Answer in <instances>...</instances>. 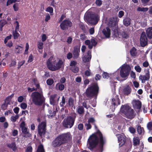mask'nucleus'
Listing matches in <instances>:
<instances>
[{
  "label": "nucleus",
  "mask_w": 152,
  "mask_h": 152,
  "mask_svg": "<svg viewBox=\"0 0 152 152\" xmlns=\"http://www.w3.org/2000/svg\"><path fill=\"white\" fill-rule=\"evenodd\" d=\"M29 48V45L28 43H26V49L25 50V52H24V54H27L28 53V50Z\"/></svg>",
  "instance_id": "49"
},
{
  "label": "nucleus",
  "mask_w": 152,
  "mask_h": 152,
  "mask_svg": "<svg viewBox=\"0 0 152 152\" xmlns=\"http://www.w3.org/2000/svg\"><path fill=\"white\" fill-rule=\"evenodd\" d=\"M32 147L31 146H29L27 148L26 152H32Z\"/></svg>",
  "instance_id": "64"
},
{
  "label": "nucleus",
  "mask_w": 152,
  "mask_h": 152,
  "mask_svg": "<svg viewBox=\"0 0 152 152\" xmlns=\"http://www.w3.org/2000/svg\"><path fill=\"white\" fill-rule=\"evenodd\" d=\"M137 130L138 134L140 135L141 134L142 132L144 133V128L142 127L140 125L138 126Z\"/></svg>",
  "instance_id": "30"
},
{
  "label": "nucleus",
  "mask_w": 152,
  "mask_h": 152,
  "mask_svg": "<svg viewBox=\"0 0 152 152\" xmlns=\"http://www.w3.org/2000/svg\"><path fill=\"white\" fill-rule=\"evenodd\" d=\"M99 16L93 12H88L86 14L84 19L85 21L89 24L95 25L99 20Z\"/></svg>",
  "instance_id": "5"
},
{
  "label": "nucleus",
  "mask_w": 152,
  "mask_h": 152,
  "mask_svg": "<svg viewBox=\"0 0 152 152\" xmlns=\"http://www.w3.org/2000/svg\"><path fill=\"white\" fill-rule=\"evenodd\" d=\"M131 22V19L129 18L126 17L123 20V23L124 25L126 27L129 26Z\"/></svg>",
  "instance_id": "24"
},
{
  "label": "nucleus",
  "mask_w": 152,
  "mask_h": 152,
  "mask_svg": "<svg viewBox=\"0 0 152 152\" xmlns=\"http://www.w3.org/2000/svg\"><path fill=\"white\" fill-rule=\"evenodd\" d=\"M134 106L135 107L138 109H140L141 107L142 103L141 101L140 100H136L134 102Z\"/></svg>",
  "instance_id": "27"
},
{
  "label": "nucleus",
  "mask_w": 152,
  "mask_h": 152,
  "mask_svg": "<svg viewBox=\"0 0 152 152\" xmlns=\"http://www.w3.org/2000/svg\"><path fill=\"white\" fill-rule=\"evenodd\" d=\"M53 57L51 56L47 61L46 64L47 67L50 70L52 71H55L60 69L63 64V62L61 59H59L58 61L56 64V60H53Z\"/></svg>",
  "instance_id": "3"
},
{
  "label": "nucleus",
  "mask_w": 152,
  "mask_h": 152,
  "mask_svg": "<svg viewBox=\"0 0 152 152\" xmlns=\"http://www.w3.org/2000/svg\"><path fill=\"white\" fill-rule=\"evenodd\" d=\"M72 26V23L69 19L63 20L60 25L61 29L63 30H66Z\"/></svg>",
  "instance_id": "12"
},
{
  "label": "nucleus",
  "mask_w": 152,
  "mask_h": 152,
  "mask_svg": "<svg viewBox=\"0 0 152 152\" xmlns=\"http://www.w3.org/2000/svg\"><path fill=\"white\" fill-rule=\"evenodd\" d=\"M120 111L121 113L125 115L127 118L131 119L134 118V110L128 104L122 105L120 109Z\"/></svg>",
  "instance_id": "8"
},
{
  "label": "nucleus",
  "mask_w": 152,
  "mask_h": 152,
  "mask_svg": "<svg viewBox=\"0 0 152 152\" xmlns=\"http://www.w3.org/2000/svg\"><path fill=\"white\" fill-rule=\"evenodd\" d=\"M87 54L82 58L83 61L85 63L89 61L91 58V51L90 50H88Z\"/></svg>",
  "instance_id": "20"
},
{
  "label": "nucleus",
  "mask_w": 152,
  "mask_h": 152,
  "mask_svg": "<svg viewBox=\"0 0 152 152\" xmlns=\"http://www.w3.org/2000/svg\"><path fill=\"white\" fill-rule=\"evenodd\" d=\"M25 60H23L22 61H19L18 63V69H20L21 66L25 63Z\"/></svg>",
  "instance_id": "40"
},
{
  "label": "nucleus",
  "mask_w": 152,
  "mask_h": 152,
  "mask_svg": "<svg viewBox=\"0 0 152 152\" xmlns=\"http://www.w3.org/2000/svg\"><path fill=\"white\" fill-rule=\"evenodd\" d=\"M8 104V103L7 104L6 103H4L3 104H2L1 107L2 110H6Z\"/></svg>",
  "instance_id": "54"
},
{
  "label": "nucleus",
  "mask_w": 152,
  "mask_h": 152,
  "mask_svg": "<svg viewBox=\"0 0 152 152\" xmlns=\"http://www.w3.org/2000/svg\"><path fill=\"white\" fill-rule=\"evenodd\" d=\"M147 128L149 131H152V122H149L147 124Z\"/></svg>",
  "instance_id": "43"
},
{
  "label": "nucleus",
  "mask_w": 152,
  "mask_h": 152,
  "mask_svg": "<svg viewBox=\"0 0 152 152\" xmlns=\"http://www.w3.org/2000/svg\"><path fill=\"white\" fill-rule=\"evenodd\" d=\"M70 69L75 73H77L78 72L79 69L77 66L71 67L70 68Z\"/></svg>",
  "instance_id": "34"
},
{
  "label": "nucleus",
  "mask_w": 152,
  "mask_h": 152,
  "mask_svg": "<svg viewBox=\"0 0 152 152\" xmlns=\"http://www.w3.org/2000/svg\"><path fill=\"white\" fill-rule=\"evenodd\" d=\"M19 117V115H17L14 116H12L11 117V120L12 122H15L16 121L17 119Z\"/></svg>",
  "instance_id": "45"
},
{
  "label": "nucleus",
  "mask_w": 152,
  "mask_h": 152,
  "mask_svg": "<svg viewBox=\"0 0 152 152\" xmlns=\"http://www.w3.org/2000/svg\"><path fill=\"white\" fill-rule=\"evenodd\" d=\"M79 26L80 28L83 31V32L84 33H86V28L84 24L82 23H80V24Z\"/></svg>",
  "instance_id": "41"
},
{
  "label": "nucleus",
  "mask_w": 152,
  "mask_h": 152,
  "mask_svg": "<svg viewBox=\"0 0 152 152\" xmlns=\"http://www.w3.org/2000/svg\"><path fill=\"white\" fill-rule=\"evenodd\" d=\"M136 50H137L136 48L134 47H133L130 50V53L132 56H136L137 53Z\"/></svg>",
  "instance_id": "31"
},
{
  "label": "nucleus",
  "mask_w": 152,
  "mask_h": 152,
  "mask_svg": "<svg viewBox=\"0 0 152 152\" xmlns=\"http://www.w3.org/2000/svg\"><path fill=\"white\" fill-rule=\"evenodd\" d=\"M145 34L148 39H151L152 38V26L147 29Z\"/></svg>",
  "instance_id": "23"
},
{
  "label": "nucleus",
  "mask_w": 152,
  "mask_h": 152,
  "mask_svg": "<svg viewBox=\"0 0 152 152\" xmlns=\"http://www.w3.org/2000/svg\"><path fill=\"white\" fill-rule=\"evenodd\" d=\"M33 60V56L32 54L30 55L28 61V62H31Z\"/></svg>",
  "instance_id": "62"
},
{
  "label": "nucleus",
  "mask_w": 152,
  "mask_h": 152,
  "mask_svg": "<svg viewBox=\"0 0 152 152\" xmlns=\"http://www.w3.org/2000/svg\"><path fill=\"white\" fill-rule=\"evenodd\" d=\"M7 23V21L5 20H1L0 21V26H4Z\"/></svg>",
  "instance_id": "46"
},
{
  "label": "nucleus",
  "mask_w": 152,
  "mask_h": 152,
  "mask_svg": "<svg viewBox=\"0 0 152 152\" xmlns=\"http://www.w3.org/2000/svg\"><path fill=\"white\" fill-rule=\"evenodd\" d=\"M99 145V148L98 149V152H100L99 151V137L95 134H92L89 137L88 140L87 145L88 148L91 151H92L94 148H95L98 144Z\"/></svg>",
  "instance_id": "4"
},
{
  "label": "nucleus",
  "mask_w": 152,
  "mask_h": 152,
  "mask_svg": "<svg viewBox=\"0 0 152 152\" xmlns=\"http://www.w3.org/2000/svg\"><path fill=\"white\" fill-rule=\"evenodd\" d=\"M46 123L45 121L42 122L38 127V132L40 136L45 134L46 130Z\"/></svg>",
  "instance_id": "13"
},
{
  "label": "nucleus",
  "mask_w": 152,
  "mask_h": 152,
  "mask_svg": "<svg viewBox=\"0 0 152 152\" xmlns=\"http://www.w3.org/2000/svg\"><path fill=\"white\" fill-rule=\"evenodd\" d=\"M57 96V94H55L50 96V104L54 106L56 104L57 102H58L60 98L59 97L58 98L57 101L55 100V99L56 98Z\"/></svg>",
  "instance_id": "18"
},
{
  "label": "nucleus",
  "mask_w": 152,
  "mask_h": 152,
  "mask_svg": "<svg viewBox=\"0 0 152 152\" xmlns=\"http://www.w3.org/2000/svg\"><path fill=\"white\" fill-rule=\"evenodd\" d=\"M99 87L97 83L94 84L88 88L85 92L86 96L91 97L97 95Z\"/></svg>",
  "instance_id": "7"
},
{
  "label": "nucleus",
  "mask_w": 152,
  "mask_h": 152,
  "mask_svg": "<svg viewBox=\"0 0 152 152\" xmlns=\"http://www.w3.org/2000/svg\"><path fill=\"white\" fill-rule=\"evenodd\" d=\"M116 136L117 137L118 142H119V147H121L125 143L126 140V137L125 136L121 134H116Z\"/></svg>",
  "instance_id": "16"
},
{
  "label": "nucleus",
  "mask_w": 152,
  "mask_h": 152,
  "mask_svg": "<svg viewBox=\"0 0 152 152\" xmlns=\"http://www.w3.org/2000/svg\"><path fill=\"white\" fill-rule=\"evenodd\" d=\"M22 132L25 135H27L28 137H30L28 135L29 134V131L28 130V129L26 127H25L21 129Z\"/></svg>",
  "instance_id": "32"
},
{
  "label": "nucleus",
  "mask_w": 152,
  "mask_h": 152,
  "mask_svg": "<svg viewBox=\"0 0 152 152\" xmlns=\"http://www.w3.org/2000/svg\"><path fill=\"white\" fill-rule=\"evenodd\" d=\"M120 104L121 101L119 98L118 96L114 94L113 96V97L111 102L112 105L111 106V108L114 110L115 108V106L116 105L117 106L118 105H120Z\"/></svg>",
  "instance_id": "15"
},
{
  "label": "nucleus",
  "mask_w": 152,
  "mask_h": 152,
  "mask_svg": "<svg viewBox=\"0 0 152 152\" xmlns=\"http://www.w3.org/2000/svg\"><path fill=\"white\" fill-rule=\"evenodd\" d=\"M31 96L33 103L36 105L41 106L45 102V99L43 96L42 88L39 92L35 91L33 92Z\"/></svg>",
  "instance_id": "2"
},
{
  "label": "nucleus",
  "mask_w": 152,
  "mask_h": 152,
  "mask_svg": "<svg viewBox=\"0 0 152 152\" xmlns=\"http://www.w3.org/2000/svg\"><path fill=\"white\" fill-rule=\"evenodd\" d=\"M92 44L94 46H95L96 45L97 43V42L96 41L95 39H92L91 40V41Z\"/></svg>",
  "instance_id": "61"
},
{
  "label": "nucleus",
  "mask_w": 152,
  "mask_h": 152,
  "mask_svg": "<svg viewBox=\"0 0 152 152\" xmlns=\"http://www.w3.org/2000/svg\"><path fill=\"white\" fill-rule=\"evenodd\" d=\"M95 4L97 6H100L102 4V1L101 0H96Z\"/></svg>",
  "instance_id": "56"
},
{
  "label": "nucleus",
  "mask_w": 152,
  "mask_h": 152,
  "mask_svg": "<svg viewBox=\"0 0 152 152\" xmlns=\"http://www.w3.org/2000/svg\"><path fill=\"white\" fill-rule=\"evenodd\" d=\"M15 23L16 24V25L15 26V29L14 31H18L19 28V23L18 21H16Z\"/></svg>",
  "instance_id": "57"
},
{
  "label": "nucleus",
  "mask_w": 152,
  "mask_h": 152,
  "mask_svg": "<svg viewBox=\"0 0 152 152\" xmlns=\"http://www.w3.org/2000/svg\"><path fill=\"white\" fill-rule=\"evenodd\" d=\"M48 112L50 114L48 116L49 118H53L55 116L56 114V111H54L52 112V110H49Z\"/></svg>",
  "instance_id": "35"
},
{
  "label": "nucleus",
  "mask_w": 152,
  "mask_h": 152,
  "mask_svg": "<svg viewBox=\"0 0 152 152\" xmlns=\"http://www.w3.org/2000/svg\"><path fill=\"white\" fill-rule=\"evenodd\" d=\"M45 11L50 13L51 15H52L53 13V8L50 7H48L45 10Z\"/></svg>",
  "instance_id": "39"
},
{
  "label": "nucleus",
  "mask_w": 152,
  "mask_h": 152,
  "mask_svg": "<svg viewBox=\"0 0 152 152\" xmlns=\"http://www.w3.org/2000/svg\"><path fill=\"white\" fill-rule=\"evenodd\" d=\"M66 102L65 98L64 96L62 97V101L60 103V105L61 107H64Z\"/></svg>",
  "instance_id": "42"
},
{
  "label": "nucleus",
  "mask_w": 152,
  "mask_h": 152,
  "mask_svg": "<svg viewBox=\"0 0 152 152\" xmlns=\"http://www.w3.org/2000/svg\"><path fill=\"white\" fill-rule=\"evenodd\" d=\"M37 47L39 49H42L43 48V44L42 42H40L37 44Z\"/></svg>",
  "instance_id": "53"
},
{
  "label": "nucleus",
  "mask_w": 152,
  "mask_h": 152,
  "mask_svg": "<svg viewBox=\"0 0 152 152\" xmlns=\"http://www.w3.org/2000/svg\"><path fill=\"white\" fill-rule=\"evenodd\" d=\"M54 80L52 78H49L46 81V83L48 85L51 86L54 83Z\"/></svg>",
  "instance_id": "36"
},
{
  "label": "nucleus",
  "mask_w": 152,
  "mask_h": 152,
  "mask_svg": "<svg viewBox=\"0 0 152 152\" xmlns=\"http://www.w3.org/2000/svg\"><path fill=\"white\" fill-rule=\"evenodd\" d=\"M72 53H71L69 52L67 55L66 57L68 59H70L72 57Z\"/></svg>",
  "instance_id": "63"
},
{
  "label": "nucleus",
  "mask_w": 152,
  "mask_h": 152,
  "mask_svg": "<svg viewBox=\"0 0 152 152\" xmlns=\"http://www.w3.org/2000/svg\"><path fill=\"white\" fill-rule=\"evenodd\" d=\"M131 91L132 89L129 85L126 86L123 89V93L126 95H128L130 94Z\"/></svg>",
  "instance_id": "22"
},
{
  "label": "nucleus",
  "mask_w": 152,
  "mask_h": 152,
  "mask_svg": "<svg viewBox=\"0 0 152 152\" xmlns=\"http://www.w3.org/2000/svg\"><path fill=\"white\" fill-rule=\"evenodd\" d=\"M77 62L75 61H71L70 66L71 67L76 66Z\"/></svg>",
  "instance_id": "52"
},
{
  "label": "nucleus",
  "mask_w": 152,
  "mask_h": 152,
  "mask_svg": "<svg viewBox=\"0 0 152 152\" xmlns=\"http://www.w3.org/2000/svg\"><path fill=\"white\" fill-rule=\"evenodd\" d=\"M76 117V115L75 113L68 115L62 122L63 126L66 128H71L74 125Z\"/></svg>",
  "instance_id": "6"
},
{
  "label": "nucleus",
  "mask_w": 152,
  "mask_h": 152,
  "mask_svg": "<svg viewBox=\"0 0 152 152\" xmlns=\"http://www.w3.org/2000/svg\"><path fill=\"white\" fill-rule=\"evenodd\" d=\"M27 105L26 103H22L20 104V107L23 110H25L27 107Z\"/></svg>",
  "instance_id": "48"
},
{
  "label": "nucleus",
  "mask_w": 152,
  "mask_h": 152,
  "mask_svg": "<svg viewBox=\"0 0 152 152\" xmlns=\"http://www.w3.org/2000/svg\"><path fill=\"white\" fill-rule=\"evenodd\" d=\"M103 34L106 38L110 37L111 34V31L108 27H107L106 28L104 29L102 31Z\"/></svg>",
  "instance_id": "21"
},
{
  "label": "nucleus",
  "mask_w": 152,
  "mask_h": 152,
  "mask_svg": "<svg viewBox=\"0 0 152 152\" xmlns=\"http://www.w3.org/2000/svg\"><path fill=\"white\" fill-rule=\"evenodd\" d=\"M134 69L136 71L138 72H141L142 69L139 66H136L134 67Z\"/></svg>",
  "instance_id": "50"
},
{
  "label": "nucleus",
  "mask_w": 152,
  "mask_h": 152,
  "mask_svg": "<svg viewBox=\"0 0 152 152\" xmlns=\"http://www.w3.org/2000/svg\"><path fill=\"white\" fill-rule=\"evenodd\" d=\"M129 132L132 134L136 132L135 129L132 127H130L129 128Z\"/></svg>",
  "instance_id": "58"
},
{
  "label": "nucleus",
  "mask_w": 152,
  "mask_h": 152,
  "mask_svg": "<svg viewBox=\"0 0 152 152\" xmlns=\"http://www.w3.org/2000/svg\"><path fill=\"white\" fill-rule=\"evenodd\" d=\"M74 100L73 98L71 97L69 98L68 100V103L69 106L73 107L74 105Z\"/></svg>",
  "instance_id": "33"
},
{
  "label": "nucleus",
  "mask_w": 152,
  "mask_h": 152,
  "mask_svg": "<svg viewBox=\"0 0 152 152\" xmlns=\"http://www.w3.org/2000/svg\"><path fill=\"white\" fill-rule=\"evenodd\" d=\"M27 90L28 92L31 93L34 91H36L37 88H30V87H28L27 88Z\"/></svg>",
  "instance_id": "55"
},
{
  "label": "nucleus",
  "mask_w": 152,
  "mask_h": 152,
  "mask_svg": "<svg viewBox=\"0 0 152 152\" xmlns=\"http://www.w3.org/2000/svg\"><path fill=\"white\" fill-rule=\"evenodd\" d=\"M147 38L145 32L143 31L140 34V44L141 47H144L148 45Z\"/></svg>",
  "instance_id": "14"
},
{
  "label": "nucleus",
  "mask_w": 152,
  "mask_h": 152,
  "mask_svg": "<svg viewBox=\"0 0 152 152\" xmlns=\"http://www.w3.org/2000/svg\"><path fill=\"white\" fill-rule=\"evenodd\" d=\"M148 8L147 7H138L137 8V10L139 11L145 12L148 10Z\"/></svg>",
  "instance_id": "38"
},
{
  "label": "nucleus",
  "mask_w": 152,
  "mask_h": 152,
  "mask_svg": "<svg viewBox=\"0 0 152 152\" xmlns=\"http://www.w3.org/2000/svg\"><path fill=\"white\" fill-rule=\"evenodd\" d=\"M36 152H45L43 146L42 144H40L38 146Z\"/></svg>",
  "instance_id": "29"
},
{
  "label": "nucleus",
  "mask_w": 152,
  "mask_h": 152,
  "mask_svg": "<svg viewBox=\"0 0 152 152\" xmlns=\"http://www.w3.org/2000/svg\"><path fill=\"white\" fill-rule=\"evenodd\" d=\"M7 146L9 148L12 149L13 151H15L17 149L15 143V142H12L11 143H7Z\"/></svg>",
  "instance_id": "26"
},
{
  "label": "nucleus",
  "mask_w": 152,
  "mask_h": 152,
  "mask_svg": "<svg viewBox=\"0 0 152 152\" xmlns=\"http://www.w3.org/2000/svg\"><path fill=\"white\" fill-rule=\"evenodd\" d=\"M124 13L123 11H120L118 12V16L119 18H122L124 15Z\"/></svg>",
  "instance_id": "60"
},
{
  "label": "nucleus",
  "mask_w": 152,
  "mask_h": 152,
  "mask_svg": "<svg viewBox=\"0 0 152 152\" xmlns=\"http://www.w3.org/2000/svg\"><path fill=\"white\" fill-rule=\"evenodd\" d=\"M12 35L10 34L9 36H7L4 39V43L6 44L7 42V41L11 38Z\"/></svg>",
  "instance_id": "51"
},
{
  "label": "nucleus",
  "mask_w": 152,
  "mask_h": 152,
  "mask_svg": "<svg viewBox=\"0 0 152 152\" xmlns=\"http://www.w3.org/2000/svg\"><path fill=\"white\" fill-rule=\"evenodd\" d=\"M94 126L95 129L97 130V131L93 134H95L99 137V150L100 151L102 152L103 150V146L104 144V141L102 133L95 124L94 125Z\"/></svg>",
  "instance_id": "11"
},
{
  "label": "nucleus",
  "mask_w": 152,
  "mask_h": 152,
  "mask_svg": "<svg viewBox=\"0 0 152 152\" xmlns=\"http://www.w3.org/2000/svg\"><path fill=\"white\" fill-rule=\"evenodd\" d=\"M65 87V86L64 84L58 83L56 85L55 88L57 91H62L64 89Z\"/></svg>",
  "instance_id": "25"
},
{
  "label": "nucleus",
  "mask_w": 152,
  "mask_h": 152,
  "mask_svg": "<svg viewBox=\"0 0 152 152\" xmlns=\"http://www.w3.org/2000/svg\"><path fill=\"white\" fill-rule=\"evenodd\" d=\"M150 74L149 72L146 73L145 75H140V76L139 79L141 80L142 83H144L146 81L150 79Z\"/></svg>",
  "instance_id": "19"
},
{
  "label": "nucleus",
  "mask_w": 152,
  "mask_h": 152,
  "mask_svg": "<svg viewBox=\"0 0 152 152\" xmlns=\"http://www.w3.org/2000/svg\"><path fill=\"white\" fill-rule=\"evenodd\" d=\"M77 112L78 113L81 114H83L84 112V108L83 107L80 106L77 110Z\"/></svg>",
  "instance_id": "37"
},
{
  "label": "nucleus",
  "mask_w": 152,
  "mask_h": 152,
  "mask_svg": "<svg viewBox=\"0 0 152 152\" xmlns=\"http://www.w3.org/2000/svg\"><path fill=\"white\" fill-rule=\"evenodd\" d=\"M13 37L14 39H18V37L20 36L19 33L18 32V31H14L12 33Z\"/></svg>",
  "instance_id": "28"
},
{
  "label": "nucleus",
  "mask_w": 152,
  "mask_h": 152,
  "mask_svg": "<svg viewBox=\"0 0 152 152\" xmlns=\"http://www.w3.org/2000/svg\"><path fill=\"white\" fill-rule=\"evenodd\" d=\"M130 70V67L129 65H126L123 66L120 71L121 77L122 78H124L125 80L127 79L129 74Z\"/></svg>",
  "instance_id": "10"
},
{
  "label": "nucleus",
  "mask_w": 152,
  "mask_h": 152,
  "mask_svg": "<svg viewBox=\"0 0 152 152\" xmlns=\"http://www.w3.org/2000/svg\"><path fill=\"white\" fill-rule=\"evenodd\" d=\"M72 139V137L70 133H63L58 135L52 142V146L54 148L60 147L70 141Z\"/></svg>",
  "instance_id": "1"
},
{
  "label": "nucleus",
  "mask_w": 152,
  "mask_h": 152,
  "mask_svg": "<svg viewBox=\"0 0 152 152\" xmlns=\"http://www.w3.org/2000/svg\"><path fill=\"white\" fill-rule=\"evenodd\" d=\"M80 52V49L79 47L76 46L74 47V50L72 52L74 59H77L79 57Z\"/></svg>",
  "instance_id": "17"
},
{
  "label": "nucleus",
  "mask_w": 152,
  "mask_h": 152,
  "mask_svg": "<svg viewBox=\"0 0 152 152\" xmlns=\"http://www.w3.org/2000/svg\"><path fill=\"white\" fill-rule=\"evenodd\" d=\"M13 7L15 11H17L18 10V4L16 3L13 6Z\"/></svg>",
  "instance_id": "59"
},
{
  "label": "nucleus",
  "mask_w": 152,
  "mask_h": 152,
  "mask_svg": "<svg viewBox=\"0 0 152 152\" xmlns=\"http://www.w3.org/2000/svg\"><path fill=\"white\" fill-rule=\"evenodd\" d=\"M121 35L123 38L127 39L129 37V35L126 32L124 31L122 32L121 33Z\"/></svg>",
  "instance_id": "47"
},
{
  "label": "nucleus",
  "mask_w": 152,
  "mask_h": 152,
  "mask_svg": "<svg viewBox=\"0 0 152 152\" xmlns=\"http://www.w3.org/2000/svg\"><path fill=\"white\" fill-rule=\"evenodd\" d=\"M117 19L116 17H113L109 19L108 23V26L109 28H111L112 30L113 31L114 34L117 36L116 34H117Z\"/></svg>",
  "instance_id": "9"
},
{
  "label": "nucleus",
  "mask_w": 152,
  "mask_h": 152,
  "mask_svg": "<svg viewBox=\"0 0 152 152\" xmlns=\"http://www.w3.org/2000/svg\"><path fill=\"white\" fill-rule=\"evenodd\" d=\"M102 76L104 78L108 79L110 77L109 74L106 72H103Z\"/></svg>",
  "instance_id": "44"
}]
</instances>
